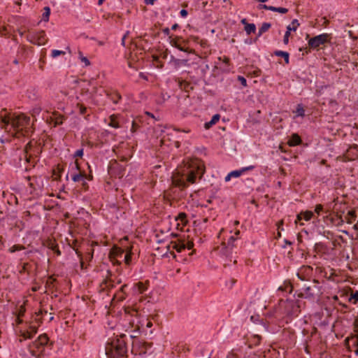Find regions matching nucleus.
I'll list each match as a JSON object with an SVG mask.
<instances>
[{
    "instance_id": "412c9836",
    "label": "nucleus",
    "mask_w": 358,
    "mask_h": 358,
    "mask_svg": "<svg viewBox=\"0 0 358 358\" xmlns=\"http://www.w3.org/2000/svg\"><path fill=\"white\" fill-rule=\"evenodd\" d=\"M107 96L115 104L117 103L119 100L121 99V96L117 92H112L110 93H108Z\"/></svg>"
},
{
    "instance_id": "f8f14e48",
    "label": "nucleus",
    "mask_w": 358,
    "mask_h": 358,
    "mask_svg": "<svg viewBox=\"0 0 358 358\" xmlns=\"http://www.w3.org/2000/svg\"><path fill=\"white\" fill-rule=\"evenodd\" d=\"M314 217V214L312 211L301 212L297 215V220H304L306 221L310 220Z\"/></svg>"
},
{
    "instance_id": "f03ea898",
    "label": "nucleus",
    "mask_w": 358,
    "mask_h": 358,
    "mask_svg": "<svg viewBox=\"0 0 358 358\" xmlns=\"http://www.w3.org/2000/svg\"><path fill=\"white\" fill-rule=\"evenodd\" d=\"M204 173L203 162L198 159H191L173 176L172 182L176 187L184 189L189 183H194L197 179H201Z\"/></svg>"
},
{
    "instance_id": "a878e982",
    "label": "nucleus",
    "mask_w": 358,
    "mask_h": 358,
    "mask_svg": "<svg viewBox=\"0 0 358 358\" xmlns=\"http://www.w3.org/2000/svg\"><path fill=\"white\" fill-rule=\"evenodd\" d=\"M271 27V24L268 22H264L261 27L259 29L258 36H262L264 33L266 32Z\"/></svg>"
},
{
    "instance_id": "a211bd4d",
    "label": "nucleus",
    "mask_w": 358,
    "mask_h": 358,
    "mask_svg": "<svg viewBox=\"0 0 358 358\" xmlns=\"http://www.w3.org/2000/svg\"><path fill=\"white\" fill-rule=\"evenodd\" d=\"M19 336L20 337V342H22L24 340L31 338L33 334L29 330H20Z\"/></svg>"
},
{
    "instance_id": "8fccbe9b",
    "label": "nucleus",
    "mask_w": 358,
    "mask_h": 358,
    "mask_svg": "<svg viewBox=\"0 0 358 358\" xmlns=\"http://www.w3.org/2000/svg\"><path fill=\"white\" fill-rule=\"evenodd\" d=\"M50 248L57 255H61V252L60 250H59L58 248V246L57 245H54V244H52V245L50 246Z\"/></svg>"
},
{
    "instance_id": "4c0bfd02",
    "label": "nucleus",
    "mask_w": 358,
    "mask_h": 358,
    "mask_svg": "<svg viewBox=\"0 0 358 358\" xmlns=\"http://www.w3.org/2000/svg\"><path fill=\"white\" fill-rule=\"evenodd\" d=\"M131 252H127L124 257V261L125 264L129 266L131 262Z\"/></svg>"
},
{
    "instance_id": "0eeeda50",
    "label": "nucleus",
    "mask_w": 358,
    "mask_h": 358,
    "mask_svg": "<svg viewBox=\"0 0 358 358\" xmlns=\"http://www.w3.org/2000/svg\"><path fill=\"white\" fill-rule=\"evenodd\" d=\"M169 41L171 46L176 48L179 50L185 52H191V50L188 48L180 47L179 45V43L180 41L182 42L183 43H186V40H184L181 36H176L174 38L172 36H169Z\"/></svg>"
},
{
    "instance_id": "bf43d9fd",
    "label": "nucleus",
    "mask_w": 358,
    "mask_h": 358,
    "mask_svg": "<svg viewBox=\"0 0 358 358\" xmlns=\"http://www.w3.org/2000/svg\"><path fill=\"white\" fill-rule=\"evenodd\" d=\"M162 32L165 35L168 36L169 37L171 36H170V29L169 28L166 27V28L163 29Z\"/></svg>"
},
{
    "instance_id": "603ef678",
    "label": "nucleus",
    "mask_w": 358,
    "mask_h": 358,
    "mask_svg": "<svg viewBox=\"0 0 358 358\" xmlns=\"http://www.w3.org/2000/svg\"><path fill=\"white\" fill-rule=\"evenodd\" d=\"M323 210V206L320 204L315 206V212L319 215L320 213Z\"/></svg>"
},
{
    "instance_id": "4be33fe9",
    "label": "nucleus",
    "mask_w": 358,
    "mask_h": 358,
    "mask_svg": "<svg viewBox=\"0 0 358 358\" xmlns=\"http://www.w3.org/2000/svg\"><path fill=\"white\" fill-rule=\"evenodd\" d=\"M172 248L178 252H181L186 248V245L184 243L172 242Z\"/></svg>"
},
{
    "instance_id": "423d86ee",
    "label": "nucleus",
    "mask_w": 358,
    "mask_h": 358,
    "mask_svg": "<svg viewBox=\"0 0 358 358\" xmlns=\"http://www.w3.org/2000/svg\"><path fill=\"white\" fill-rule=\"evenodd\" d=\"M330 38V34L324 33L310 38L308 44L310 48L316 49L322 45L328 43Z\"/></svg>"
},
{
    "instance_id": "cd10ccee",
    "label": "nucleus",
    "mask_w": 358,
    "mask_h": 358,
    "mask_svg": "<svg viewBox=\"0 0 358 358\" xmlns=\"http://www.w3.org/2000/svg\"><path fill=\"white\" fill-rule=\"evenodd\" d=\"M245 31L248 35L255 33L256 31V26L255 24H246L245 26Z\"/></svg>"
},
{
    "instance_id": "de8ad7c7",
    "label": "nucleus",
    "mask_w": 358,
    "mask_h": 358,
    "mask_svg": "<svg viewBox=\"0 0 358 358\" xmlns=\"http://www.w3.org/2000/svg\"><path fill=\"white\" fill-rule=\"evenodd\" d=\"M238 80L241 83V85L243 87H246L247 86V80H246V79L243 76H238Z\"/></svg>"
},
{
    "instance_id": "c756f323",
    "label": "nucleus",
    "mask_w": 358,
    "mask_h": 358,
    "mask_svg": "<svg viewBox=\"0 0 358 358\" xmlns=\"http://www.w3.org/2000/svg\"><path fill=\"white\" fill-rule=\"evenodd\" d=\"M176 220H180L182 225H185L187 222V215L185 213H179Z\"/></svg>"
},
{
    "instance_id": "ddd939ff",
    "label": "nucleus",
    "mask_w": 358,
    "mask_h": 358,
    "mask_svg": "<svg viewBox=\"0 0 358 358\" xmlns=\"http://www.w3.org/2000/svg\"><path fill=\"white\" fill-rule=\"evenodd\" d=\"M301 143V139L300 136L296 134H293L288 141L289 146H296Z\"/></svg>"
},
{
    "instance_id": "4468645a",
    "label": "nucleus",
    "mask_w": 358,
    "mask_h": 358,
    "mask_svg": "<svg viewBox=\"0 0 358 358\" xmlns=\"http://www.w3.org/2000/svg\"><path fill=\"white\" fill-rule=\"evenodd\" d=\"M148 289L147 283L138 282L134 284V290L138 294H143Z\"/></svg>"
},
{
    "instance_id": "0e129e2a",
    "label": "nucleus",
    "mask_w": 358,
    "mask_h": 358,
    "mask_svg": "<svg viewBox=\"0 0 358 358\" xmlns=\"http://www.w3.org/2000/svg\"><path fill=\"white\" fill-rule=\"evenodd\" d=\"M74 168H75L77 171H79L80 167H79V164H78V163L77 160H76V161H75V162H74Z\"/></svg>"
},
{
    "instance_id": "393cba45",
    "label": "nucleus",
    "mask_w": 358,
    "mask_h": 358,
    "mask_svg": "<svg viewBox=\"0 0 358 358\" xmlns=\"http://www.w3.org/2000/svg\"><path fill=\"white\" fill-rule=\"evenodd\" d=\"M289 305L292 306V310L290 313H289V314H290L292 316H294V317L297 316L299 313L300 312L299 306L296 305V303H294L293 302H290Z\"/></svg>"
},
{
    "instance_id": "c9c22d12",
    "label": "nucleus",
    "mask_w": 358,
    "mask_h": 358,
    "mask_svg": "<svg viewBox=\"0 0 358 358\" xmlns=\"http://www.w3.org/2000/svg\"><path fill=\"white\" fill-rule=\"evenodd\" d=\"M287 31L285 32V36H284V38H283V42L285 44H287L288 42H289V36L290 35V31H291V26L289 25L287 27Z\"/></svg>"
},
{
    "instance_id": "5701e85b",
    "label": "nucleus",
    "mask_w": 358,
    "mask_h": 358,
    "mask_svg": "<svg viewBox=\"0 0 358 358\" xmlns=\"http://www.w3.org/2000/svg\"><path fill=\"white\" fill-rule=\"evenodd\" d=\"M275 55L278 57H282L284 58L285 62L286 64H288L289 62V53L287 52L281 51V50H277L275 52Z\"/></svg>"
},
{
    "instance_id": "473e14b6",
    "label": "nucleus",
    "mask_w": 358,
    "mask_h": 358,
    "mask_svg": "<svg viewBox=\"0 0 358 358\" xmlns=\"http://www.w3.org/2000/svg\"><path fill=\"white\" fill-rule=\"evenodd\" d=\"M260 341H261V337L258 335H255L252 336L251 341H250V345H259V343H260Z\"/></svg>"
},
{
    "instance_id": "13d9d810",
    "label": "nucleus",
    "mask_w": 358,
    "mask_h": 358,
    "mask_svg": "<svg viewBox=\"0 0 358 358\" xmlns=\"http://www.w3.org/2000/svg\"><path fill=\"white\" fill-rule=\"evenodd\" d=\"M30 148H31V144H30V143H29L27 144L25 149H24L25 157H27V155L29 154V149H30Z\"/></svg>"
},
{
    "instance_id": "f704fd0d",
    "label": "nucleus",
    "mask_w": 358,
    "mask_h": 358,
    "mask_svg": "<svg viewBox=\"0 0 358 358\" xmlns=\"http://www.w3.org/2000/svg\"><path fill=\"white\" fill-rule=\"evenodd\" d=\"M236 239L237 238L236 236H231L228 240L227 248L232 250L233 247L234 246V243Z\"/></svg>"
},
{
    "instance_id": "c85d7f7f",
    "label": "nucleus",
    "mask_w": 358,
    "mask_h": 358,
    "mask_svg": "<svg viewBox=\"0 0 358 358\" xmlns=\"http://www.w3.org/2000/svg\"><path fill=\"white\" fill-rule=\"evenodd\" d=\"M25 313V308L24 307L21 305L18 309H17V323H21L22 322V320L20 319L21 317H22L24 315Z\"/></svg>"
},
{
    "instance_id": "e2e57ef3",
    "label": "nucleus",
    "mask_w": 358,
    "mask_h": 358,
    "mask_svg": "<svg viewBox=\"0 0 358 358\" xmlns=\"http://www.w3.org/2000/svg\"><path fill=\"white\" fill-rule=\"evenodd\" d=\"M194 246V244L192 242H188L187 243V245H186V248L188 249V250H190L193 248Z\"/></svg>"
},
{
    "instance_id": "f3484780",
    "label": "nucleus",
    "mask_w": 358,
    "mask_h": 358,
    "mask_svg": "<svg viewBox=\"0 0 358 358\" xmlns=\"http://www.w3.org/2000/svg\"><path fill=\"white\" fill-rule=\"evenodd\" d=\"M278 291L291 293L292 292V286L289 282L285 281L284 283L278 287Z\"/></svg>"
},
{
    "instance_id": "c03bdc74",
    "label": "nucleus",
    "mask_w": 358,
    "mask_h": 358,
    "mask_svg": "<svg viewBox=\"0 0 358 358\" xmlns=\"http://www.w3.org/2000/svg\"><path fill=\"white\" fill-rule=\"evenodd\" d=\"M142 325H145L147 328H151L153 324L150 319L147 318L145 320L142 321Z\"/></svg>"
},
{
    "instance_id": "49530a36",
    "label": "nucleus",
    "mask_w": 358,
    "mask_h": 358,
    "mask_svg": "<svg viewBox=\"0 0 358 358\" xmlns=\"http://www.w3.org/2000/svg\"><path fill=\"white\" fill-rule=\"evenodd\" d=\"M258 8L259 9H265V10H273V6H267L266 4H260Z\"/></svg>"
},
{
    "instance_id": "5fc2aeb1",
    "label": "nucleus",
    "mask_w": 358,
    "mask_h": 358,
    "mask_svg": "<svg viewBox=\"0 0 358 358\" xmlns=\"http://www.w3.org/2000/svg\"><path fill=\"white\" fill-rule=\"evenodd\" d=\"M80 113L84 115L86 113L87 108L83 105L79 106Z\"/></svg>"
},
{
    "instance_id": "ea45409f",
    "label": "nucleus",
    "mask_w": 358,
    "mask_h": 358,
    "mask_svg": "<svg viewBox=\"0 0 358 358\" xmlns=\"http://www.w3.org/2000/svg\"><path fill=\"white\" fill-rule=\"evenodd\" d=\"M64 54H65V52L64 51L58 50H53L52 51L51 56L53 58H55V57H57L58 56L63 55Z\"/></svg>"
},
{
    "instance_id": "aec40b11",
    "label": "nucleus",
    "mask_w": 358,
    "mask_h": 358,
    "mask_svg": "<svg viewBox=\"0 0 358 358\" xmlns=\"http://www.w3.org/2000/svg\"><path fill=\"white\" fill-rule=\"evenodd\" d=\"M110 122L108 125L111 127L118 129L120 127V125L117 121V116L115 115H112L109 117Z\"/></svg>"
},
{
    "instance_id": "1a4fd4ad",
    "label": "nucleus",
    "mask_w": 358,
    "mask_h": 358,
    "mask_svg": "<svg viewBox=\"0 0 358 358\" xmlns=\"http://www.w3.org/2000/svg\"><path fill=\"white\" fill-rule=\"evenodd\" d=\"M315 292L313 289L310 286L304 285L302 288V291L298 294L300 298L310 299L313 297Z\"/></svg>"
},
{
    "instance_id": "680f3d73",
    "label": "nucleus",
    "mask_w": 358,
    "mask_h": 358,
    "mask_svg": "<svg viewBox=\"0 0 358 358\" xmlns=\"http://www.w3.org/2000/svg\"><path fill=\"white\" fill-rule=\"evenodd\" d=\"M127 287V285L124 284L123 285L120 289V291H122L123 293H126V289Z\"/></svg>"
},
{
    "instance_id": "864d4df0",
    "label": "nucleus",
    "mask_w": 358,
    "mask_h": 358,
    "mask_svg": "<svg viewBox=\"0 0 358 358\" xmlns=\"http://www.w3.org/2000/svg\"><path fill=\"white\" fill-rule=\"evenodd\" d=\"M254 169H255L254 166H248L243 167L241 169V171L243 172V174H244L246 171H251V170H252Z\"/></svg>"
},
{
    "instance_id": "4d7b16f0",
    "label": "nucleus",
    "mask_w": 358,
    "mask_h": 358,
    "mask_svg": "<svg viewBox=\"0 0 358 358\" xmlns=\"http://www.w3.org/2000/svg\"><path fill=\"white\" fill-rule=\"evenodd\" d=\"M31 333L33 334V336L36 334L37 332V328L36 327H34V326H30L29 327V330Z\"/></svg>"
},
{
    "instance_id": "338daca9",
    "label": "nucleus",
    "mask_w": 358,
    "mask_h": 358,
    "mask_svg": "<svg viewBox=\"0 0 358 358\" xmlns=\"http://www.w3.org/2000/svg\"><path fill=\"white\" fill-rule=\"evenodd\" d=\"M178 27H179V25H178V24H174L171 27V29H172V30H176Z\"/></svg>"
},
{
    "instance_id": "72a5a7b5",
    "label": "nucleus",
    "mask_w": 358,
    "mask_h": 358,
    "mask_svg": "<svg viewBox=\"0 0 358 358\" xmlns=\"http://www.w3.org/2000/svg\"><path fill=\"white\" fill-rule=\"evenodd\" d=\"M299 270L308 276L311 273L313 268L310 266H302Z\"/></svg>"
},
{
    "instance_id": "2f4dec72",
    "label": "nucleus",
    "mask_w": 358,
    "mask_h": 358,
    "mask_svg": "<svg viewBox=\"0 0 358 358\" xmlns=\"http://www.w3.org/2000/svg\"><path fill=\"white\" fill-rule=\"evenodd\" d=\"M103 284L105 285V287L108 289L110 290L115 287V284L113 280H106L103 282Z\"/></svg>"
},
{
    "instance_id": "79ce46f5",
    "label": "nucleus",
    "mask_w": 358,
    "mask_h": 358,
    "mask_svg": "<svg viewBox=\"0 0 358 358\" xmlns=\"http://www.w3.org/2000/svg\"><path fill=\"white\" fill-rule=\"evenodd\" d=\"M79 58L80 59L81 62L85 64V66H89L90 64L89 59L84 57L81 52H79Z\"/></svg>"
},
{
    "instance_id": "39448f33",
    "label": "nucleus",
    "mask_w": 358,
    "mask_h": 358,
    "mask_svg": "<svg viewBox=\"0 0 358 358\" xmlns=\"http://www.w3.org/2000/svg\"><path fill=\"white\" fill-rule=\"evenodd\" d=\"M26 37L30 43L38 45H45L48 41L44 31L29 30Z\"/></svg>"
},
{
    "instance_id": "b1692460",
    "label": "nucleus",
    "mask_w": 358,
    "mask_h": 358,
    "mask_svg": "<svg viewBox=\"0 0 358 358\" xmlns=\"http://www.w3.org/2000/svg\"><path fill=\"white\" fill-rule=\"evenodd\" d=\"M124 250L119 248H114L110 252V255L115 257L116 258H122Z\"/></svg>"
},
{
    "instance_id": "dca6fc26",
    "label": "nucleus",
    "mask_w": 358,
    "mask_h": 358,
    "mask_svg": "<svg viewBox=\"0 0 358 358\" xmlns=\"http://www.w3.org/2000/svg\"><path fill=\"white\" fill-rule=\"evenodd\" d=\"M243 175L241 169L229 172L224 178L225 182H229L232 178H238Z\"/></svg>"
},
{
    "instance_id": "20e7f679",
    "label": "nucleus",
    "mask_w": 358,
    "mask_h": 358,
    "mask_svg": "<svg viewBox=\"0 0 358 358\" xmlns=\"http://www.w3.org/2000/svg\"><path fill=\"white\" fill-rule=\"evenodd\" d=\"M48 343V338L45 334L40 335L31 344L29 345V350L34 356L41 354Z\"/></svg>"
},
{
    "instance_id": "7c9ffc66",
    "label": "nucleus",
    "mask_w": 358,
    "mask_h": 358,
    "mask_svg": "<svg viewBox=\"0 0 358 358\" xmlns=\"http://www.w3.org/2000/svg\"><path fill=\"white\" fill-rule=\"evenodd\" d=\"M50 15V8L49 7H45L43 8V15H42L43 20L45 21V22L48 21Z\"/></svg>"
},
{
    "instance_id": "6e6d98bb",
    "label": "nucleus",
    "mask_w": 358,
    "mask_h": 358,
    "mask_svg": "<svg viewBox=\"0 0 358 358\" xmlns=\"http://www.w3.org/2000/svg\"><path fill=\"white\" fill-rule=\"evenodd\" d=\"M180 15L182 17L185 18L187 16L188 13L186 10L182 9L180 12Z\"/></svg>"
},
{
    "instance_id": "37998d69",
    "label": "nucleus",
    "mask_w": 358,
    "mask_h": 358,
    "mask_svg": "<svg viewBox=\"0 0 358 358\" xmlns=\"http://www.w3.org/2000/svg\"><path fill=\"white\" fill-rule=\"evenodd\" d=\"M289 25L291 26V31H296L299 26V23L297 20H294Z\"/></svg>"
},
{
    "instance_id": "7ed1b4c3",
    "label": "nucleus",
    "mask_w": 358,
    "mask_h": 358,
    "mask_svg": "<svg viewBox=\"0 0 358 358\" xmlns=\"http://www.w3.org/2000/svg\"><path fill=\"white\" fill-rule=\"evenodd\" d=\"M125 335L120 338L108 339L106 345V355L108 358H127V348Z\"/></svg>"
},
{
    "instance_id": "9b49d317",
    "label": "nucleus",
    "mask_w": 358,
    "mask_h": 358,
    "mask_svg": "<svg viewBox=\"0 0 358 358\" xmlns=\"http://www.w3.org/2000/svg\"><path fill=\"white\" fill-rule=\"evenodd\" d=\"M305 112H306L305 107L301 103L297 104L296 109L293 110V113L295 114L294 116L293 117V118L296 119L299 117H305V115H306Z\"/></svg>"
},
{
    "instance_id": "052dcab7",
    "label": "nucleus",
    "mask_w": 358,
    "mask_h": 358,
    "mask_svg": "<svg viewBox=\"0 0 358 358\" xmlns=\"http://www.w3.org/2000/svg\"><path fill=\"white\" fill-rule=\"evenodd\" d=\"M155 0H144V2L147 5H153Z\"/></svg>"
},
{
    "instance_id": "f257e3e1",
    "label": "nucleus",
    "mask_w": 358,
    "mask_h": 358,
    "mask_svg": "<svg viewBox=\"0 0 358 358\" xmlns=\"http://www.w3.org/2000/svg\"><path fill=\"white\" fill-rule=\"evenodd\" d=\"M0 127L5 130L6 136H2V143L10 141V138H20L33 132L30 117L24 114L8 113L2 110L0 113Z\"/></svg>"
},
{
    "instance_id": "69168bd1",
    "label": "nucleus",
    "mask_w": 358,
    "mask_h": 358,
    "mask_svg": "<svg viewBox=\"0 0 358 358\" xmlns=\"http://www.w3.org/2000/svg\"><path fill=\"white\" fill-rule=\"evenodd\" d=\"M187 43H188L187 41H186V43H183L182 42H181V41H180V42L179 43V45H180V47L187 48V47H186V45H187Z\"/></svg>"
},
{
    "instance_id": "a19ab883",
    "label": "nucleus",
    "mask_w": 358,
    "mask_h": 358,
    "mask_svg": "<svg viewBox=\"0 0 358 358\" xmlns=\"http://www.w3.org/2000/svg\"><path fill=\"white\" fill-rule=\"evenodd\" d=\"M272 11L278 12V13H282V14H285V13H287L288 10L287 8H285L274 7L273 6V10H272Z\"/></svg>"
},
{
    "instance_id": "09e8293b",
    "label": "nucleus",
    "mask_w": 358,
    "mask_h": 358,
    "mask_svg": "<svg viewBox=\"0 0 358 358\" xmlns=\"http://www.w3.org/2000/svg\"><path fill=\"white\" fill-rule=\"evenodd\" d=\"M297 276L301 280H307V275H306L302 271L299 270L297 273Z\"/></svg>"
},
{
    "instance_id": "774afa93",
    "label": "nucleus",
    "mask_w": 358,
    "mask_h": 358,
    "mask_svg": "<svg viewBox=\"0 0 358 358\" xmlns=\"http://www.w3.org/2000/svg\"><path fill=\"white\" fill-rule=\"evenodd\" d=\"M20 250V248H19L17 246L14 245V246L12 248V249H11V252H13L17 251V250Z\"/></svg>"
},
{
    "instance_id": "3c124183",
    "label": "nucleus",
    "mask_w": 358,
    "mask_h": 358,
    "mask_svg": "<svg viewBox=\"0 0 358 358\" xmlns=\"http://www.w3.org/2000/svg\"><path fill=\"white\" fill-rule=\"evenodd\" d=\"M83 155V149L78 150L73 155L74 157H82Z\"/></svg>"
},
{
    "instance_id": "6e6552de",
    "label": "nucleus",
    "mask_w": 358,
    "mask_h": 358,
    "mask_svg": "<svg viewBox=\"0 0 358 358\" xmlns=\"http://www.w3.org/2000/svg\"><path fill=\"white\" fill-rule=\"evenodd\" d=\"M47 120L50 121V123H54L55 126L60 125L62 124L64 120V117L59 114L57 112L54 111L52 113V115L50 117H47Z\"/></svg>"
},
{
    "instance_id": "e433bc0d",
    "label": "nucleus",
    "mask_w": 358,
    "mask_h": 358,
    "mask_svg": "<svg viewBox=\"0 0 358 358\" xmlns=\"http://www.w3.org/2000/svg\"><path fill=\"white\" fill-rule=\"evenodd\" d=\"M115 297L117 299V301H123L126 297V293H123L122 291H118L115 295Z\"/></svg>"
},
{
    "instance_id": "6ab92c4d",
    "label": "nucleus",
    "mask_w": 358,
    "mask_h": 358,
    "mask_svg": "<svg viewBox=\"0 0 358 358\" xmlns=\"http://www.w3.org/2000/svg\"><path fill=\"white\" fill-rule=\"evenodd\" d=\"M169 129H168L167 127H164V128H162V126H159L157 127H156L155 129V132L156 134H159V135L160 136L162 137V138H165V136L167 135H170V132L169 131Z\"/></svg>"
},
{
    "instance_id": "2eb2a0df",
    "label": "nucleus",
    "mask_w": 358,
    "mask_h": 358,
    "mask_svg": "<svg viewBox=\"0 0 358 358\" xmlns=\"http://www.w3.org/2000/svg\"><path fill=\"white\" fill-rule=\"evenodd\" d=\"M220 118V115L219 114L214 115L209 122H206L204 124V128L206 129H209L219 121Z\"/></svg>"
},
{
    "instance_id": "58836bf2",
    "label": "nucleus",
    "mask_w": 358,
    "mask_h": 358,
    "mask_svg": "<svg viewBox=\"0 0 358 358\" xmlns=\"http://www.w3.org/2000/svg\"><path fill=\"white\" fill-rule=\"evenodd\" d=\"M350 301H352L353 303H356L358 301V291L352 293L349 299Z\"/></svg>"
},
{
    "instance_id": "bb28decb",
    "label": "nucleus",
    "mask_w": 358,
    "mask_h": 358,
    "mask_svg": "<svg viewBox=\"0 0 358 358\" xmlns=\"http://www.w3.org/2000/svg\"><path fill=\"white\" fill-rule=\"evenodd\" d=\"M43 109H45V112L47 113H49V110L45 106H36L33 108L32 110V113H31V115L32 116H36V115H39V113H41V111L43 110Z\"/></svg>"
},
{
    "instance_id": "a18cd8bd",
    "label": "nucleus",
    "mask_w": 358,
    "mask_h": 358,
    "mask_svg": "<svg viewBox=\"0 0 358 358\" xmlns=\"http://www.w3.org/2000/svg\"><path fill=\"white\" fill-rule=\"evenodd\" d=\"M110 262H112V264L113 265L120 266L121 264V262H120L118 260V258H116L115 257H113L110 255Z\"/></svg>"
},
{
    "instance_id": "9d476101",
    "label": "nucleus",
    "mask_w": 358,
    "mask_h": 358,
    "mask_svg": "<svg viewBox=\"0 0 358 358\" xmlns=\"http://www.w3.org/2000/svg\"><path fill=\"white\" fill-rule=\"evenodd\" d=\"M71 178L75 182H81L82 185L85 188L87 186V184L85 181L86 174L85 173H81L79 171L78 173H73L71 176Z\"/></svg>"
}]
</instances>
